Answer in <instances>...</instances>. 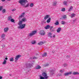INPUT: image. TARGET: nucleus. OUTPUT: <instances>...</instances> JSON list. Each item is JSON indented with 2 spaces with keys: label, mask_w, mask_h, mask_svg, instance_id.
<instances>
[{
  "label": "nucleus",
  "mask_w": 79,
  "mask_h": 79,
  "mask_svg": "<svg viewBox=\"0 0 79 79\" xmlns=\"http://www.w3.org/2000/svg\"><path fill=\"white\" fill-rule=\"evenodd\" d=\"M6 35L5 34H3L1 35V38L2 39V40L5 39V37Z\"/></svg>",
  "instance_id": "obj_7"
},
{
  "label": "nucleus",
  "mask_w": 79,
  "mask_h": 79,
  "mask_svg": "<svg viewBox=\"0 0 79 79\" xmlns=\"http://www.w3.org/2000/svg\"><path fill=\"white\" fill-rule=\"evenodd\" d=\"M25 26L26 24L20 25L18 27V28H19V29H22L24 28V27H25Z\"/></svg>",
  "instance_id": "obj_3"
},
{
  "label": "nucleus",
  "mask_w": 79,
  "mask_h": 79,
  "mask_svg": "<svg viewBox=\"0 0 79 79\" xmlns=\"http://www.w3.org/2000/svg\"><path fill=\"white\" fill-rule=\"evenodd\" d=\"M73 8V7L72 6H71L70 7V8L68 10L69 11H71L72 10V9Z\"/></svg>",
  "instance_id": "obj_21"
},
{
  "label": "nucleus",
  "mask_w": 79,
  "mask_h": 79,
  "mask_svg": "<svg viewBox=\"0 0 79 79\" xmlns=\"http://www.w3.org/2000/svg\"><path fill=\"white\" fill-rule=\"evenodd\" d=\"M33 59H36V57H34Z\"/></svg>",
  "instance_id": "obj_50"
},
{
  "label": "nucleus",
  "mask_w": 79,
  "mask_h": 79,
  "mask_svg": "<svg viewBox=\"0 0 79 79\" xmlns=\"http://www.w3.org/2000/svg\"><path fill=\"white\" fill-rule=\"evenodd\" d=\"M60 73H63V71L61 70H60Z\"/></svg>",
  "instance_id": "obj_43"
},
{
  "label": "nucleus",
  "mask_w": 79,
  "mask_h": 79,
  "mask_svg": "<svg viewBox=\"0 0 79 79\" xmlns=\"http://www.w3.org/2000/svg\"><path fill=\"white\" fill-rule=\"evenodd\" d=\"M66 18H67L66 15H64L63 17L60 18V19H66Z\"/></svg>",
  "instance_id": "obj_16"
},
{
  "label": "nucleus",
  "mask_w": 79,
  "mask_h": 79,
  "mask_svg": "<svg viewBox=\"0 0 79 79\" xmlns=\"http://www.w3.org/2000/svg\"><path fill=\"white\" fill-rule=\"evenodd\" d=\"M6 12V10L5 9H3L2 10V12L3 13H5V12Z\"/></svg>",
  "instance_id": "obj_34"
},
{
  "label": "nucleus",
  "mask_w": 79,
  "mask_h": 79,
  "mask_svg": "<svg viewBox=\"0 0 79 79\" xmlns=\"http://www.w3.org/2000/svg\"><path fill=\"white\" fill-rule=\"evenodd\" d=\"M61 24H63V25H64V24H66V22H65L64 21H62L61 22Z\"/></svg>",
  "instance_id": "obj_25"
},
{
  "label": "nucleus",
  "mask_w": 79,
  "mask_h": 79,
  "mask_svg": "<svg viewBox=\"0 0 79 79\" xmlns=\"http://www.w3.org/2000/svg\"><path fill=\"white\" fill-rule=\"evenodd\" d=\"M49 64H46L45 65V66H48Z\"/></svg>",
  "instance_id": "obj_40"
},
{
  "label": "nucleus",
  "mask_w": 79,
  "mask_h": 79,
  "mask_svg": "<svg viewBox=\"0 0 79 79\" xmlns=\"http://www.w3.org/2000/svg\"><path fill=\"white\" fill-rule=\"evenodd\" d=\"M33 6H34V4L33 3H31L30 5V6L31 7H33Z\"/></svg>",
  "instance_id": "obj_32"
},
{
  "label": "nucleus",
  "mask_w": 79,
  "mask_h": 79,
  "mask_svg": "<svg viewBox=\"0 0 79 79\" xmlns=\"http://www.w3.org/2000/svg\"><path fill=\"white\" fill-rule=\"evenodd\" d=\"M63 4L65 6H66V5H68V3H67V2H66V1H64L63 2Z\"/></svg>",
  "instance_id": "obj_23"
},
{
  "label": "nucleus",
  "mask_w": 79,
  "mask_h": 79,
  "mask_svg": "<svg viewBox=\"0 0 79 79\" xmlns=\"http://www.w3.org/2000/svg\"><path fill=\"white\" fill-rule=\"evenodd\" d=\"M46 41L45 42H44L43 41H41L39 43H38V44L39 45H43V44H45Z\"/></svg>",
  "instance_id": "obj_6"
},
{
  "label": "nucleus",
  "mask_w": 79,
  "mask_h": 79,
  "mask_svg": "<svg viewBox=\"0 0 79 79\" xmlns=\"http://www.w3.org/2000/svg\"><path fill=\"white\" fill-rule=\"evenodd\" d=\"M72 74V72H69V73H66L64 74V76H68L69 74Z\"/></svg>",
  "instance_id": "obj_9"
},
{
  "label": "nucleus",
  "mask_w": 79,
  "mask_h": 79,
  "mask_svg": "<svg viewBox=\"0 0 79 79\" xmlns=\"http://www.w3.org/2000/svg\"><path fill=\"white\" fill-rule=\"evenodd\" d=\"M19 2L21 6H24L26 3L27 2V0H19Z\"/></svg>",
  "instance_id": "obj_1"
},
{
  "label": "nucleus",
  "mask_w": 79,
  "mask_h": 79,
  "mask_svg": "<svg viewBox=\"0 0 79 79\" xmlns=\"http://www.w3.org/2000/svg\"><path fill=\"white\" fill-rule=\"evenodd\" d=\"M2 79V77L0 76V79Z\"/></svg>",
  "instance_id": "obj_46"
},
{
  "label": "nucleus",
  "mask_w": 79,
  "mask_h": 79,
  "mask_svg": "<svg viewBox=\"0 0 79 79\" xmlns=\"http://www.w3.org/2000/svg\"><path fill=\"white\" fill-rule=\"evenodd\" d=\"M7 1H11V0H7Z\"/></svg>",
  "instance_id": "obj_52"
},
{
  "label": "nucleus",
  "mask_w": 79,
  "mask_h": 79,
  "mask_svg": "<svg viewBox=\"0 0 79 79\" xmlns=\"http://www.w3.org/2000/svg\"><path fill=\"white\" fill-rule=\"evenodd\" d=\"M9 76H11V74H9Z\"/></svg>",
  "instance_id": "obj_51"
},
{
  "label": "nucleus",
  "mask_w": 79,
  "mask_h": 79,
  "mask_svg": "<svg viewBox=\"0 0 79 79\" xmlns=\"http://www.w3.org/2000/svg\"><path fill=\"white\" fill-rule=\"evenodd\" d=\"M26 19L25 18H24L22 19V22H25V21H26Z\"/></svg>",
  "instance_id": "obj_14"
},
{
  "label": "nucleus",
  "mask_w": 79,
  "mask_h": 79,
  "mask_svg": "<svg viewBox=\"0 0 79 79\" xmlns=\"http://www.w3.org/2000/svg\"><path fill=\"white\" fill-rule=\"evenodd\" d=\"M53 28V26L50 27V30H52Z\"/></svg>",
  "instance_id": "obj_38"
},
{
  "label": "nucleus",
  "mask_w": 79,
  "mask_h": 79,
  "mask_svg": "<svg viewBox=\"0 0 79 79\" xmlns=\"http://www.w3.org/2000/svg\"><path fill=\"white\" fill-rule=\"evenodd\" d=\"M61 31V28H59L57 31V32H60Z\"/></svg>",
  "instance_id": "obj_22"
},
{
  "label": "nucleus",
  "mask_w": 79,
  "mask_h": 79,
  "mask_svg": "<svg viewBox=\"0 0 79 79\" xmlns=\"http://www.w3.org/2000/svg\"><path fill=\"white\" fill-rule=\"evenodd\" d=\"M55 35H54L53 36V38H55Z\"/></svg>",
  "instance_id": "obj_44"
},
{
  "label": "nucleus",
  "mask_w": 79,
  "mask_h": 79,
  "mask_svg": "<svg viewBox=\"0 0 79 79\" xmlns=\"http://www.w3.org/2000/svg\"><path fill=\"white\" fill-rule=\"evenodd\" d=\"M23 16H24L23 15H20L19 16V19H21V18H23Z\"/></svg>",
  "instance_id": "obj_30"
},
{
  "label": "nucleus",
  "mask_w": 79,
  "mask_h": 79,
  "mask_svg": "<svg viewBox=\"0 0 79 79\" xmlns=\"http://www.w3.org/2000/svg\"><path fill=\"white\" fill-rule=\"evenodd\" d=\"M23 24V21H19V23L18 24L19 25V26H20V25H21Z\"/></svg>",
  "instance_id": "obj_20"
},
{
  "label": "nucleus",
  "mask_w": 79,
  "mask_h": 79,
  "mask_svg": "<svg viewBox=\"0 0 79 79\" xmlns=\"http://www.w3.org/2000/svg\"><path fill=\"white\" fill-rule=\"evenodd\" d=\"M48 37H50V38H52V33L50 32H49L48 34Z\"/></svg>",
  "instance_id": "obj_10"
},
{
  "label": "nucleus",
  "mask_w": 79,
  "mask_h": 79,
  "mask_svg": "<svg viewBox=\"0 0 79 79\" xmlns=\"http://www.w3.org/2000/svg\"><path fill=\"white\" fill-rule=\"evenodd\" d=\"M29 3H27L26 6H24L25 8H27V7H29Z\"/></svg>",
  "instance_id": "obj_27"
},
{
  "label": "nucleus",
  "mask_w": 79,
  "mask_h": 79,
  "mask_svg": "<svg viewBox=\"0 0 79 79\" xmlns=\"http://www.w3.org/2000/svg\"><path fill=\"white\" fill-rule=\"evenodd\" d=\"M8 27H6L4 28V32H7L8 31Z\"/></svg>",
  "instance_id": "obj_8"
},
{
  "label": "nucleus",
  "mask_w": 79,
  "mask_h": 79,
  "mask_svg": "<svg viewBox=\"0 0 79 79\" xmlns=\"http://www.w3.org/2000/svg\"><path fill=\"white\" fill-rule=\"evenodd\" d=\"M47 55V52H44L42 56H43V57H45V56H46Z\"/></svg>",
  "instance_id": "obj_13"
},
{
  "label": "nucleus",
  "mask_w": 79,
  "mask_h": 79,
  "mask_svg": "<svg viewBox=\"0 0 79 79\" xmlns=\"http://www.w3.org/2000/svg\"><path fill=\"white\" fill-rule=\"evenodd\" d=\"M2 47H5V45H2Z\"/></svg>",
  "instance_id": "obj_45"
},
{
  "label": "nucleus",
  "mask_w": 79,
  "mask_h": 79,
  "mask_svg": "<svg viewBox=\"0 0 79 79\" xmlns=\"http://www.w3.org/2000/svg\"><path fill=\"white\" fill-rule=\"evenodd\" d=\"M73 75L79 74V72H73Z\"/></svg>",
  "instance_id": "obj_15"
},
{
  "label": "nucleus",
  "mask_w": 79,
  "mask_h": 79,
  "mask_svg": "<svg viewBox=\"0 0 79 79\" xmlns=\"http://www.w3.org/2000/svg\"><path fill=\"white\" fill-rule=\"evenodd\" d=\"M35 43H36L35 41H34L31 42V44H35Z\"/></svg>",
  "instance_id": "obj_33"
},
{
  "label": "nucleus",
  "mask_w": 79,
  "mask_h": 79,
  "mask_svg": "<svg viewBox=\"0 0 79 79\" xmlns=\"http://www.w3.org/2000/svg\"><path fill=\"white\" fill-rule=\"evenodd\" d=\"M56 3H57V2L56 1H55L53 2L52 5H53V6H56Z\"/></svg>",
  "instance_id": "obj_18"
},
{
  "label": "nucleus",
  "mask_w": 79,
  "mask_h": 79,
  "mask_svg": "<svg viewBox=\"0 0 79 79\" xmlns=\"http://www.w3.org/2000/svg\"><path fill=\"white\" fill-rule=\"evenodd\" d=\"M10 21L11 22H12V23H15V20L13 19H12Z\"/></svg>",
  "instance_id": "obj_31"
},
{
  "label": "nucleus",
  "mask_w": 79,
  "mask_h": 79,
  "mask_svg": "<svg viewBox=\"0 0 79 79\" xmlns=\"http://www.w3.org/2000/svg\"><path fill=\"white\" fill-rule=\"evenodd\" d=\"M12 19V17L11 16H10L8 17V21H10Z\"/></svg>",
  "instance_id": "obj_19"
},
{
  "label": "nucleus",
  "mask_w": 79,
  "mask_h": 79,
  "mask_svg": "<svg viewBox=\"0 0 79 79\" xmlns=\"http://www.w3.org/2000/svg\"><path fill=\"white\" fill-rule=\"evenodd\" d=\"M50 17V15H47L45 16V17H44V19H48V18Z\"/></svg>",
  "instance_id": "obj_11"
},
{
  "label": "nucleus",
  "mask_w": 79,
  "mask_h": 79,
  "mask_svg": "<svg viewBox=\"0 0 79 79\" xmlns=\"http://www.w3.org/2000/svg\"><path fill=\"white\" fill-rule=\"evenodd\" d=\"M55 24H56V25H58V24H59V23H58V22H57L55 23Z\"/></svg>",
  "instance_id": "obj_35"
},
{
  "label": "nucleus",
  "mask_w": 79,
  "mask_h": 79,
  "mask_svg": "<svg viewBox=\"0 0 79 79\" xmlns=\"http://www.w3.org/2000/svg\"><path fill=\"white\" fill-rule=\"evenodd\" d=\"M71 18H73V17H75V15H74V14H72L71 15Z\"/></svg>",
  "instance_id": "obj_28"
},
{
  "label": "nucleus",
  "mask_w": 79,
  "mask_h": 79,
  "mask_svg": "<svg viewBox=\"0 0 79 79\" xmlns=\"http://www.w3.org/2000/svg\"><path fill=\"white\" fill-rule=\"evenodd\" d=\"M41 68V67L40 66L38 65L37 66V67H36V69H40Z\"/></svg>",
  "instance_id": "obj_24"
},
{
  "label": "nucleus",
  "mask_w": 79,
  "mask_h": 79,
  "mask_svg": "<svg viewBox=\"0 0 79 79\" xmlns=\"http://www.w3.org/2000/svg\"><path fill=\"white\" fill-rule=\"evenodd\" d=\"M21 56L20 55H17L15 57V62H16L17 61V60H18V58H19Z\"/></svg>",
  "instance_id": "obj_4"
},
{
  "label": "nucleus",
  "mask_w": 79,
  "mask_h": 79,
  "mask_svg": "<svg viewBox=\"0 0 79 79\" xmlns=\"http://www.w3.org/2000/svg\"><path fill=\"white\" fill-rule=\"evenodd\" d=\"M66 66H67V64H64V67Z\"/></svg>",
  "instance_id": "obj_39"
},
{
  "label": "nucleus",
  "mask_w": 79,
  "mask_h": 79,
  "mask_svg": "<svg viewBox=\"0 0 79 79\" xmlns=\"http://www.w3.org/2000/svg\"><path fill=\"white\" fill-rule=\"evenodd\" d=\"M67 58H70V56L69 55H67Z\"/></svg>",
  "instance_id": "obj_41"
},
{
  "label": "nucleus",
  "mask_w": 79,
  "mask_h": 79,
  "mask_svg": "<svg viewBox=\"0 0 79 79\" xmlns=\"http://www.w3.org/2000/svg\"><path fill=\"white\" fill-rule=\"evenodd\" d=\"M62 11H65V9L64 8H63L62 9Z\"/></svg>",
  "instance_id": "obj_37"
},
{
  "label": "nucleus",
  "mask_w": 79,
  "mask_h": 79,
  "mask_svg": "<svg viewBox=\"0 0 79 79\" xmlns=\"http://www.w3.org/2000/svg\"><path fill=\"white\" fill-rule=\"evenodd\" d=\"M50 27V25H47L46 27H44V28L45 29H48Z\"/></svg>",
  "instance_id": "obj_12"
},
{
  "label": "nucleus",
  "mask_w": 79,
  "mask_h": 79,
  "mask_svg": "<svg viewBox=\"0 0 79 79\" xmlns=\"http://www.w3.org/2000/svg\"><path fill=\"white\" fill-rule=\"evenodd\" d=\"M5 60H8V58H7V57L6 58Z\"/></svg>",
  "instance_id": "obj_48"
},
{
  "label": "nucleus",
  "mask_w": 79,
  "mask_h": 79,
  "mask_svg": "<svg viewBox=\"0 0 79 79\" xmlns=\"http://www.w3.org/2000/svg\"><path fill=\"white\" fill-rule=\"evenodd\" d=\"M3 9V6H0V11H1Z\"/></svg>",
  "instance_id": "obj_36"
},
{
  "label": "nucleus",
  "mask_w": 79,
  "mask_h": 79,
  "mask_svg": "<svg viewBox=\"0 0 79 79\" xmlns=\"http://www.w3.org/2000/svg\"><path fill=\"white\" fill-rule=\"evenodd\" d=\"M39 33L40 35H45V31H44L43 30H41L40 32Z\"/></svg>",
  "instance_id": "obj_5"
},
{
  "label": "nucleus",
  "mask_w": 79,
  "mask_h": 79,
  "mask_svg": "<svg viewBox=\"0 0 79 79\" xmlns=\"http://www.w3.org/2000/svg\"><path fill=\"white\" fill-rule=\"evenodd\" d=\"M36 32L37 31H32L31 33H30L29 34L28 36H29L30 37H32V36L34 35V34H36Z\"/></svg>",
  "instance_id": "obj_2"
},
{
  "label": "nucleus",
  "mask_w": 79,
  "mask_h": 79,
  "mask_svg": "<svg viewBox=\"0 0 79 79\" xmlns=\"http://www.w3.org/2000/svg\"><path fill=\"white\" fill-rule=\"evenodd\" d=\"M1 1H2V2H5V0H1Z\"/></svg>",
  "instance_id": "obj_47"
},
{
  "label": "nucleus",
  "mask_w": 79,
  "mask_h": 79,
  "mask_svg": "<svg viewBox=\"0 0 79 79\" xmlns=\"http://www.w3.org/2000/svg\"><path fill=\"white\" fill-rule=\"evenodd\" d=\"M6 63V60H5L3 62H2L3 64H5Z\"/></svg>",
  "instance_id": "obj_26"
},
{
  "label": "nucleus",
  "mask_w": 79,
  "mask_h": 79,
  "mask_svg": "<svg viewBox=\"0 0 79 79\" xmlns=\"http://www.w3.org/2000/svg\"><path fill=\"white\" fill-rule=\"evenodd\" d=\"M25 14V13H24V12H23L22 14V15H24Z\"/></svg>",
  "instance_id": "obj_49"
},
{
  "label": "nucleus",
  "mask_w": 79,
  "mask_h": 79,
  "mask_svg": "<svg viewBox=\"0 0 79 79\" xmlns=\"http://www.w3.org/2000/svg\"><path fill=\"white\" fill-rule=\"evenodd\" d=\"M12 11H16V9H14L12 10Z\"/></svg>",
  "instance_id": "obj_42"
},
{
  "label": "nucleus",
  "mask_w": 79,
  "mask_h": 79,
  "mask_svg": "<svg viewBox=\"0 0 79 79\" xmlns=\"http://www.w3.org/2000/svg\"><path fill=\"white\" fill-rule=\"evenodd\" d=\"M9 60L10 61H13L14 60L13 59V58H10V59Z\"/></svg>",
  "instance_id": "obj_29"
},
{
  "label": "nucleus",
  "mask_w": 79,
  "mask_h": 79,
  "mask_svg": "<svg viewBox=\"0 0 79 79\" xmlns=\"http://www.w3.org/2000/svg\"><path fill=\"white\" fill-rule=\"evenodd\" d=\"M51 20V18H49V19H48L47 21L46 22L47 23H49L50 22V20Z\"/></svg>",
  "instance_id": "obj_17"
}]
</instances>
